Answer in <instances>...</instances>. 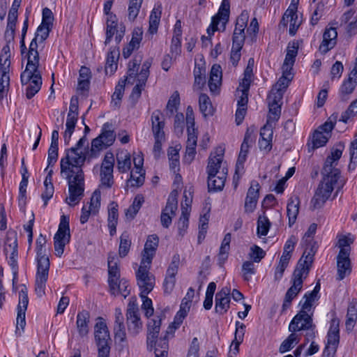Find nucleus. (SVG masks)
Masks as SVG:
<instances>
[{
  "label": "nucleus",
  "mask_w": 357,
  "mask_h": 357,
  "mask_svg": "<svg viewBox=\"0 0 357 357\" xmlns=\"http://www.w3.org/2000/svg\"><path fill=\"white\" fill-rule=\"evenodd\" d=\"M52 28V26L43 24L39 25L26 55L27 63L25 70L21 74L20 80L22 85L29 83L26 92L28 99L33 98L41 88L42 72L39 64V53L37 50L38 42L43 43L48 38Z\"/></svg>",
  "instance_id": "nucleus-1"
},
{
  "label": "nucleus",
  "mask_w": 357,
  "mask_h": 357,
  "mask_svg": "<svg viewBox=\"0 0 357 357\" xmlns=\"http://www.w3.org/2000/svg\"><path fill=\"white\" fill-rule=\"evenodd\" d=\"M164 317V314L156 316L149 319L147 323V348L149 351L154 350L155 357H167L169 349L167 336L169 334H173L182 323H177L175 317L174 321L168 326L165 335L158 340L162 320Z\"/></svg>",
  "instance_id": "nucleus-2"
},
{
  "label": "nucleus",
  "mask_w": 357,
  "mask_h": 357,
  "mask_svg": "<svg viewBox=\"0 0 357 357\" xmlns=\"http://www.w3.org/2000/svg\"><path fill=\"white\" fill-rule=\"evenodd\" d=\"M86 140V137L83 136L77 142L75 146L66 151V156L62 158L60 161L61 174L78 175L81 172L82 175H84L82 166L86 159V153L82 151L81 149Z\"/></svg>",
  "instance_id": "nucleus-3"
},
{
  "label": "nucleus",
  "mask_w": 357,
  "mask_h": 357,
  "mask_svg": "<svg viewBox=\"0 0 357 357\" xmlns=\"http://www.w3.org/2000/svg\"><path fill=\"white\" fill-rule=\"evenodd\" d=\"M45 243V238L40 234L36 241L38 266L35 282V291L39 297L45 294V286L50 265L49 257L45 254V250L43 248Z\"/></svg>",
  "instance_id": "nucleus-4"
},
{
  "label": "nucleus",
  "mask_w": 357,
  "mask_h": 357,
  "mask_svg": "<svg viewBox=\"0 0 357 357\" xmlns=\"http://www.w3.org/2000/svg\"><path fill=\"white\" fill-rule=\"evenodd\" d=\"M335 172L332 174H322L324 175L323 180L318 185L311 200L310 207L312 210L321 208L331 197L334 189L333 186L340 177L337 176V172L335 171Z\"/></svg>",
  "instance_id": "nucleus-5"
},
{
  "label": "nucleus",
  "mask_w": 357,
  "mask_h": 357,
  "mask_svg": "<svg viewBox=\"0 0 357 357\" xmlns=\"http://www.w3.org/2000/svg\"><path fill=\"white\" fill-rule=\"evenodd\" d=\"M68 184L69 195L66 198V202L70 206L77 205L84 197V176L81 172L78 175L68 174L66 176Z\"/></svg>",
  "instance_id": "nucleus-6"
},
{
  "label": "nucleus",
  "mask_w": 357,
  "mask_h": 357,
  "mask_svg": "<svg viewBox=\"0 0 357 357\" xmlns=\"http://www.w3.org/2000/svg\"><path fill=\"white\" fill-rule=\"evenodd\" d=\"M94 335L98 351V357H109L110 351L109 342L111 339L107 324L102 317L98 318V322L94 326Z\"/></svg>",
  "instance_id": "nucleus-7"
},
{
  "label": "nucleus",
  "mask_w": 357,
  "mask_h": 357,
  "mask_svg": "<svg viewBox=\"0 0 357 357\" xmlns=\"http://www.w3.org/2000/svg\"><path fill=\"white\" fill-rule=\"evenodd\" d=\"M302 259H299L297 266L293 273L291 278V286L286 292L283 308L289 307L291 305L292 300L298 295L302 289L303 280L305 278V271L303 267H301Z\"/></svg>",
  "instance_id": "nucleus-8"
},
{
  "label": "nucleus",
  "mask_w": 357,
  "mask_h": 357,
  "mask_svg": "<svg viewBox=\"0 0 357 357\" xmlns=\"http://www.w3.org/2000/svg\"><path fill=\"white\" fill-rule=\"evenodd\" d=\"M70 239L69 218L66 215H62L59 229L54 236V245L56 256L61 257L63 255L64 248L70 242Z\"/></svg>",
  "instance_id": "nucleus-9"
},
{
  "label": "nucleus",
  "mask_w": 357,
  "mask_h": 357,
  "mask_svg": "<svg viewBox=\"0 0 357 357\" xmlns=\"http://www.w3.org/2000/svg\"><path fill=\"white\" fill-rule=\"evenodd\" d=\"M230 4L229 0H222L218 13L212 17L210 26L207 29L209 36L214 33L215 31L225 30L226 24L229 21Z\"/></svg>",
  "instance_id": "nucleus-10"
},
{
  "label": "nucleus",
  "mask_w": 357,
  "mask_h": 357,
  "mask_svg": "<svg viewBox=\"0 0 357 357\" xmlns=\"http://www.w3.org/2000/svg\"><path fill=\"white\" fill-rule=\"evenodd\" d=\"M313 312L311 310L303 309L293 318L289 326L290 332H296L307 329H315V325L312 321Z\"/></svg>",
  "instance_id": "nucleus-11"
},
{
  "label": "nucleus",
  "mask_w": 357,
  "mask_h": 357,
  "mask_svg": "<svg viewBox=\"0 0 357 357\" xmlns=\"http://www.w3.org/2000/svg\"><path fill=\"white\" fill-rule=\"evenodd\" d=\"M114 158L112 153H107L100 167V187L110 188L114 184L113 169Z\"/></svg>",
  "instance_id": "nucleus-12"
},
{
  "label": "nucleus",
  "mask_w": 357,
  "mask_h": 357,
  "mask_svg": "<svg viewBox=\"0 0 357 357\" xmlns=\"http://www.w3.org/2000/svg\"><path fill=\"white\" fill-rule=\"evenodd\" d=\"M149 268L150 265L141 264L136 273L137 284L141 290L140 296H144V294L150 293L154 287L155 278L150 274Z\"/></svg>",
  "instance_id": "nucleus-13"
},
{
  "label": "nucleus",
  "mask_w": 357,
  "mask_h": 357,
  "mask_svg": "<svg viewBox=\"0 0 357 357\" xmlns=\"http://www.w3.org/2000/svg\"><path fill=\"white\" fill-rule=\"evenodd\" d=\"M127 326L130 334L136 335L142 328L139 308L135 301H130L126 311Z\"/></svg>",
  "instance_id": "nucleus-14"
},
{
  "label": "nucleus",
  "mask_w": 357,
  "mask_h": 357,
  "mask_svg": "<svg viewBox=\"0 0 357 357\" xmlns=\"http://www.w3.org/2000/svg\"><path fill=\"white\" fill-rule=\"evenodd\" d=\"M177 195L178 192L176 190H174L171 192L166 206L162 211L160 221L162 225L165 228L169 227L172 223V217L176 214L178 206Z\"/></svg>",
  "instance_id": "nucleus-15"
},
{
  "label": "nucleus",
  "mask_w": 357,
  "mask_h": 357,
  "mask_svg": "<svg viewBox=\"0 0 357 357\" xmlns=\"http://www.w3.org/2000/svg\"><path fill=\"white\" fill-rule=\"evenodd\" d=\"M248 17V13L245 11L242 12L237 17L232 37V45L243 46L245 39V29L247 26Z\"/></svg>",
  "instance_id": "nucleus-16"
},
{
  "label": "nucleus",
  "mask_w": 357,
  "mask_h": 357,
  "mask_svg": "<svg viewBox=\"0 0 357 357\" xmlns=\"http://www.w3.org/2000/svg\"><path fill=\"white\" fill-rule=\"evenodd\" d=\"M151 66V61H145L142 66L141 71L139 74V78H137V83L132 89L130 94V98L134 100H137L141 96L142 91L144 90L148 77L149 76V68Z\"/></svg>",
  "instance_id": "nucleus-17"
},
{
  "label": "nucleus",
  "mask_w": 357,
  "mask_h": 357,
  "mask_svg": "<svg viewBox=\"0 0 357 357\" xmlns=\"http://www.w3.org/2000/svg\"><path fill=\"white\" fill-rule=\"evenodd\" d=\"M119 260L114 255H109L107 260L108 265V283L112 294H114V291L117 287V282L120 280Z\"/></svg>",
  "instance_id": "nucleus-18"
},
{
  "label": "nucleus",
  "mask_w": 357,
  "mask_h": 357,
  "mask_svg": "<svg viewBox=\"0 0 357 357\" xmlns=\"http://www.w3.org/2000/svg\"><path fill=\"white\" fill-rule=\"evenodd\" d=\"M29 304L27 289L23 287L19 292V302L17 305V329L19 327L23 331L26 326L25 313Z\"/></svg>",
  "instance_id": "nucleus-19"
},
{
  "label": "nucleus",
  "mask_w": 357,
  "mask_h": 357,
  "mask_svg": "<svg viewBox=\"0 0 357 357\" xmlns=\"http://www.w3.org/2000/svg\"><path fill=\"white\" fill-rule=\"evenodd\" d=\"M158 244L159 238L156 234L148 236L142 252V264H147L151 265Z\"/></svg>",
  "instance_id": "nucleus-20"
},
{
  "label": "nucleus",
  "mask_w": 357,
  "mask_h": 357,
  "mask_svg": "<svg viewBox=\"0 0 357 357\" xmlns=\"http://www.w3.org/2000/svg\"><path fill=\"white\" fill-rule=\"evenodd\" d=\"M303 243H305V248L300 259H302L301 267L305 268V278H306L313 262L314 255L317 251L318 245L314 240L303 241Z\"/></svg>",
  "instance_id": "nucleus-21"
},
{
  "label": "nucleus",
  "mask_w": 357,
  "mask_h": 357,
  "mask_svg": "<svg viewBox=\"0 0 357 357\" xmlns=\"http://www.w3.org/2000/svg\"><path fill=\"white\" fill-rule=\"evenodd\" d=\"M344 149V143L340 142L336 145L335 149H332L331 155H328L326 158L322 170V174H332L335 173V171H337V176H340V170L333 167V163L335 161H337L341 158Z\"/></svg>",
  "instance_id": "nucleus-22"
},
{
  "label": "nucleus",
  "mask_w": 357,
  "mask_h": 357,
  "mask_svg": "<svg viewBox=\"0 0 357 357\" xmlns=\"http://www.w3.org/2000/svg\"><path fill=\"white\" fill-rule=\"evenodd\" d=\"M231 289L228 287H223L215 294V310L217 313L222 314L229 308Z\"/></svg>",
  "instance_id": "nucleus-23"
},
{
  "label": "nucleus",
  "mask_w": 357,
  "mask_h": 357,
  "mask_svg": "<svg viewBox=\"0 0 357 357\" xmlns=\"http://www.w3.org/2000/svg\"><path fill=\"white\" fill-rule=\"evenodd\" d=\"M282 96V93L272 92L268 97L269 114L268 116V122L276 121L280 116L281 107L278 102L281 100Z\"/></svg>",
  "instance_id": "nucleus-24"
},
{
  "label": "nucleus",
  "mask_w": 357,
  "mask_h": 357,
  "mask_svg": "<svg viewBox=\"0 0 357 357\" xmlns=\"http://www.w3.org/2000/svg\"><path fill=\"white\" fill-rule=\"evenodd\" d=\"M350 255L347 252H339L337 256V280H343L347 275L351 273Z\"/></svg>",
  "instance_id": "nucleus-25"
},
{
  "label": "nucleus",
  "mask_w": 357,
  "mask_h": 357,
  "mask_svg": "<svg viewBox=\"0 0 357 357\" xmlns=\"http://www.w3.org/2000/svg\"><path fill=\"white\" fill-rule=\"evenodd\" d=\"M337 36V32L336 28H326L323 34V40L319 46L320 52L323 54H326L333 48L336 44Z\"/></svg>",
  "instance_id": "nucleus-26"
},
{
  "label": "nucleus",
  "mask_w": 357,
  "mask_h": 357,
  "mask_svg": "<svg viewBox=\"0 0 357 357\" xmlns=\"http://www.w3.org/2000/svg\"><path fill=\"white\" fill-rule=\"evenodd\" d=\"M224 156V150L222 148H218L214 154H211L208 158V162L206 167L208 175L218 174Z\"/></svg>",
  "instance_id": "nucleus-27"
},
{
  "label": "nucleus",
  "mask_w": 357,
  "mask_h": 357,
  "mask_svg": "<svg viewBox=\"0 0 357 357\" xmlns=\"http://www.w3.org/2000/svg\"><path fill=\"white\" fill-rule=\"evenodd\" d=\"M160 110H155L151 114L152 132L154 138L165 139V121Z\"/></svg>",
  "instance_id": "nucleus-28"
},
{
  "label": "nucleus",
  "mask_w": 357,
  "mask_h": 357,
  "mask_svg": "<svg viewBox=\"0 0 357 357\" xmlns=\"http://www.w3.org/2000/svg\"><path fill=\"white\" fill-rule=\"evenodd\" d=\"M194 296V289L192 287L189 288L185 296L183 298L181 301L180 310L177 312L176 314V321L177 323L183 322V320L187 316L188 312L190 309L192 299L193 298Z\"/></svg>",
  "instance_id": "nucleus-29"
},
{
  "label": "nucleus",
  "mask_w": 357,
  "mask_h": 357,
  "mask_svg": "<svg viewBox=\"0 0 357 357\" xmlns=\"http://www.w3.org/2000/svg\"><path fill=\"white\" fill-rule=\"evenodd\" d=\"M222 68L219 64L213 65L208 80V87L211 93H215L220 89L222 84Z\"/></svg>",
  "instance_id": "nucleus-30"
},
{
  "label": "nucleus",
  "mask_w": 357,
  "mask_h": 357,
  "mask_svg": "<svg viewBox=\"0 0 357 357\" xmlns=\"http://www.w3.org/2000/svg\"><path fill=\"white\" fill-rule=\"evenodd\" d=\"M227 172L222 169V171L218 176L217 174L208 175V192L220 191L225 186Z\"/></svg>",
  "instance_id": "nucleus-31"
},
{
  "label": "nucleus",
  "mask_w": 357,
  "mask_h": 357,
  "mask_svg": "<svg viewBox=\"0 0 357 357\" xmlns=\"http://www.w3.org/2000/svg\"><path fill=\"white\" fill-rule=\"evenodd\" d=\"M340 342V335L328 333L327 344L323 351L322 357H335Z\"/></svg>",
  "instance_id": "nucleus-32"
},
{
  "label": "nucleus",
  "mask_w": 357,
  "mask_h": 357,
  "mask_svg": "<svg viewBox=\"0 0 357 357\" xmlns=\"http://www.w3.org/2000/svg\"><path fill=\"white\" fill-rule=\"evenodd\" d=\"M90 319V314L86 310H82L77 316V328L80 336L83 337L88 334V324Z\"/></svg>",
  "instance_id": "nucleus-33"
},
{
  "label": "nucleus",
  "mask_w": 357,
  "mask_h": 357,
  "mask_svg": "<svg viewBox=\"0 0 357 357\" xmlns=\"http://www.w3.org/2000/svg\"><path fill=\"white\" fill-rule=\"evenodd\" d=\"M119 55L120 52L118 48H112L108 52L105 68L106 74L112 75L116 70Z\"/></svg>",
  "instance_id": "nucleus-34"
},
{
  "label": "nucleus",
  "mask_w": 357,
  "mask_h": 357,
  "mask_svg": "<svg viewBox=\"0 0 357 357\" xmlns=\"http://www.w3.org/2000/svg\"><path fill=\"white\" fill-rule=\"evenodd\" d=\"M142 61V57L139 56V59L137 57L134 58L131 60L128 63L127 76L125 79V82L133 84L135 82L137 76L139 77L138 70Z\"/></svg>",
  "instance_id": "nucleus-35"
},
{
  "label": "nucleus",
  "mask_w": 357,
  "mask_h": 357,
  "mask_svg": "<svg viewBox=\"0 0 357 357\" xmlns=\"http://www.w3.org/2000/svg\"><path fill=\"white\" fill-rule=\"evenodd\" d=\"M299 203L298 197H291L288 201L287 213L289 227H291L296 222L299 211Z\"/></svg>",
  "instance_id": "nucleus-36"
},
{
  "label": "nucleus",
  "mask_w": 357,
  "mask_h": 357,
  "mask_svg": "<svg viewBox=\"0 0 357 357\" xmlns=\"http://www.w3.org/2000/svg\"><path fill=\"white\" fill-rule=\"evenodd\" d=\"M321 285L319 281H318L314 288V289L310 292L306 293L303 299H305L304 302L302 301L300 302V305L303 309H305L307 310L312 311V303L314 301L318 300V293L320 291Z\"/></svg>",
  "instance_id": "nucleus-37"
},
{
  "label": "nucleus",
  "mask_w": 357,
  "mask_h": 357,
  "mask_svg": "<svg viewBox=\"0 0 357 357\" xmlns=\"http://www.w3.org/2000/svg\"><path fill=\"white\" fill-rule=\"evenodd\" d=\"M117 168L119 172L125 173L131 167L130 155L127 151H121L116 154Z\"/></svg>",
  "instance_id": "nucleus-38"
},
{
  "label": "nucleus",
  "mask_w": 357,
  "mask_h": 357,
  "mask_svg": "<svg viewBox=\"0 0 357 357\" xmlns=\"http://www.w3.org/2000/svg\"><path fill=\"white\" fill-rule=\"evenodd\" d=\"M328 139V136L325 135L321 132V131L315 130L312 135V142L307 144L308 151H313L316 149L324 146L327 143Z\"/></svg>",
  "instance_id": "nucleus-39"
},
{
  "label": "nucleus",
  "mask_w": 357,
  "mask_h": 357,
  "mask_svg": "<svg viewBox=\"0 0 357 357\" xmlns=\"http://www.w3.org/2000/svg\"><path fill=\"white\" fill-rule=\"evenodd\" d=\"M9 69L0 68V101L7 96L10 86Z\"/></svg>",
  "instance_id": "nucleus-40"
},
{
  "label": "nucleus",
  "mask_w": 357,
  "mask_h": 357,
  "mask_svg": "<svg viewBox=\"0 0 357 357\" xmlns=\"http://www.w3.org/2000/svg\"><path fill=\"white\" fill-rule=\"evenodd\" d=\"M162 14V6L158 5L157 7H154L152 10L149 17V31L151 34H154L157 32L158 25L160 21Z\"/></svg>",
  "instance_id": "nucleus-41"
},
{
  "label": "nucleus",
  "mask_w": 357,
  "mask_h": 357,
  "mask_svg": "<svg viewBox=\"0 0 357 357\" xmlns=\"http://www.w3.org/2000/svg\"><path fill=\"white\" fill-rule=\"evenodd\" d=\"M230 242H231V234L227 233L225 234L221 246L220 248L219 254L218 256V264L220 266H222L226 260L228 258V252L230 248Z\"/></svg>",
  "instance_id": "nucleus-42"
},
{
  "label": "nucleus",
  "mask_w": 357,
  "mask_h": 357,
  "mask_svg": "<svg viewBox=\"0 0 357 357\" xmlns=\"http://www.w3.org/2000/svg\"><path fill=\"white\" fill-rule=\"evenodd\" d=\"M199 105L200 112L204 116L213 115V109L209 97L204 93H202L199 98Z\"/></svg>",
  "instance_id": "nucleus-43"
},
{
  "label": "nucleus",
  "mask_w": 357,
  "mask_h": 357,
  "mask_svg": "<svg viewBox=\"0 0 357 357\" xmlns=\"http://www.w3.org/2000/svg\"><path fill=\"white\" fill-rule=\"evenodd\" d=\"M119 30L117 29V22L116 20V15H109L107 20V30H106V39L105 45L110 43L112 38L116 34Z\"/></svg>",
  "instance_id": "nucleus-44"
},
{
  "label": "nucleus",
  "mask_w": 357,
  "mask_h": 357,
  "mask_svg": "<svg viewBox=\"0 0 357 357\" xmlns=\"http://www.w3.org/2000/svg\"><path fill=\"white\" fill-rule=\"evenodd\" d=\"M77 122V116H67L66 130L63 134L64 142L66 144H69L71 136L74 132Z\"/></svg>",
  "instance_id": "nucleus-45"
},
{
  "label": "nucleus",
  "mask_w": 357,
  "mask_h": 357,
  "mask_svg": "<svg viewBox=\"0 0 357 357\" xmlns=\"http://www.w3.org/2000/svg\"><path fill=\"white\" fill-rule=\"evenodd\" d=\"M145 179L144 169H135L130 172V178L128 181L132 187H140L144 184Z\"/></svg>",
  "instance_id": "nucleus-46"
},
{
  "label": "nucleus",
  "mask_w": 357,
  "mask_h": 357,
  "mask_svg": "<svg viewBox=\"0 0 357 357\" xmlns=\"http://www.w3.org/2000/svg\"><path fill=\"white\" fill-rule=\"evenodd\" d=\"M131 246V240L127 231H124L120 237L119 255L121 257H126L129 252Z\"/></svg>",
  "instance_id": "nucleus-47"
},
{
  "label": "nucleus",
  "mask_w": 357,
  "mask_h": 357,
  "mask_svg": "<svg viewBox=\"0 0 357 357\" xmlns=\"http://www.w3.org/2000/svg\"><path fill=\"white\" fill-rule=\"evenodd\" d=\"M109 126L110 125L108 123H105L102 126V132L99 135V138H102L106 146H108L113 144L116 137L114 130L109 128Z\"/></svg>",
  "instance_id": "nucleus-48"
},
{
  "label": "nucleus",
  "mask_w": 357,
  "mask_h": 357,
  "mask_svg": "<svg viewBox=\"0 0 357 357\" xmlns=\"http://www.w3.org/2000/svg\"><path fill=\"white\" fill-rule=\"evenodd\" d=\"M356 86L355 82L350 80L347 79L343 82L340 89V96L342 101L346 102L349 100V96L352 93Z\"/></svg>",
  "instance_id": "nucleus-49"
},
{
  "label": "nucleus",
  "mask_w": 357,
  "mask_h": 357,
  "mask_svg": "<svg viewBox=\"0 0 357 357\" xmlns=\"http://www.w3.org/2000/svg\"><path fill=\"white\" fill-rule=\"evenodd\" d=\"M143 202L144 199L142 197L139 195L135 197L132 204L126 211V218L131 220L133 219L140 209Z\"/></svg>",
  "instance_id": "nucleus-50"
},
{
  "label": "nucleus",
  "mask_w": 357,
  "mask_h": 357,
  "mask_svg": "<svg viewBox=\"0 0 357 357\" xmlns=\"http://www.w3.org/2000/svg\"><path fill=\"white\" fill-rule=\"evenodd\" d=\"M168 158L169 160V167L174 172L179 170V153L178 149L174 147H169L168 149Z\"/></svg>",
  "instance_id": "nucleus-51"
},
{
  "label": "nucleus",
  "mask_w": 357,
  "mask_h": 357,
  "mask_svg": "<svg viewBox=\"0 0 357 357\" xmlns=\"http://www.w3.org/2000/svg\"><path fill=\"white\" fill-rule=\"evenodd\" d=\"M180 104V97L178 91H175L169 98L167 104V115L169 116H172L177 110V107Z\"/></svg>",
  "instance_id": "nucleus-52"
},
{
  "label": "nucleus",
  "mask_w": 357,
  "mask_h": 357,
  "mask_svg": "<svg viewBox=\"0 0 357 357\" xmlns=\"http://www.w3.org/2000/svg\"><path fill=\"white\" fill-rule=\"evenodd\" d=\"M292 79L293 75L291 72L282 70V75L276 84L278 89L275 93H280L281 91L285 90Z\"/></svg>",
  "instance_id": "nucleus-53"
},
{
  "label": "nucleus",
  "mask_w": 357,
  "mask_h": 357,
  "mask_svg": "<svg viewBox=\"0 0 357 357\" xmlns=\"http://www.w3.org/2000/svg\"><path fill=\"white\" fill-rule=\"evenodd\" d=\"M297 337L298 336L295 333V332H291V333L288 336V337L286 340H284L280 344L279 351L283 354L289 351L294 347V344L298 342Z\"/></svg>",
  "instance_id": "nucleus-54"
},
{
  "label": "nucleus",
  "mask_w": 357,
  "mask_h": 357,
  "mask_svg": "<svg viewBox=\"0 0 357 357\" xmlns=\"http://www.w3.org/2000/svg\"><path fill=\"white\" fill-rule=\"evenodd\" d=\"M271 222L265 215H260L257 220V234L259 236L267 235Z\"/></svg>",
  "instance_id": "nucleus-55"
},
{
  "label": "nucleus",
  "mask_w": 357,
  "mask_h": 357,
  "mask_svg": "<svg viewBox=\"0 0 357 357\" xmlns=\"http://www.w3.org/2000/svg\"><path fill=\"white\" fill-rule=\"evenodd\" d=\"M10 48L9 43L3 47L1 54L0 55V68L7 69L10 68Z\"/></svg>",
  "instance_id": "nucleus-56"
},
{
  "label": "nucleus",
  "mask_w": 357,
  "mask_h": 357,
  "mask_svg": "<svg viewBox=\"0 0 357 357\" xmlns=\"http://www.w3.org/2000/svg\"><path fill=\"white\" fill-rule=\"evenodd\" d=\"M353 238L347 236H341L338 239L336 246L340 249V252H347V255H350L351 245L353 243Z\"/></svg>",
  "instance_id": "nucleus-57"
},
{
  "label": "nucleus",
  "mask_w": 357,
  "mask_h": 357,
  "mask_svg": "<svg viewBox=\"0 0 357 357\" xmlns=\"http://www.w3.org/2000/svg\"><path fill=\"white\" fill-rule=\"evenodd\" d=\"M142 0H130L128 6V18L133 21L138 15Z\"/></svg>",
  "instance_id": "nucleus-58"
},
{
  "label": "nucleus",
  "mask_w": 357,
  "mask_h": 357,
  "mask_svg": "<svg viewBox=\"0 0 357 357\" xmlns=\"http://www.w3.org/2000/svg\"><path fill=\"white\" fill-rule=\"evenodd\" d=\"M118 204L115 202H112L109 204L108 206V224L114 223L118 224L119 213H118Z\"/></svg>",
  "instance_id": "nucleus-59"
},
{
  "label": "nucleus",
  "mask_w": 357,
  "mask_h": 357,
  "mask_svg": "<svg viewBox=\"0 0 357 357\" xmlns=\"http://www.w3.org/2000/svg\"><path fill=\"white\" fill-rule=\"evenodd\" d=\"M350 162L348 166L349 170H353L357 165V141L354 140L349 146Z\"/></svg>",
  "instance_id": "nucleus-60"
},
{
  "label": "nucleus",
  "mask_w": 357,
  "mask_h": 357,
  "mask_svg": "<svg viewBox=\"0 0 357 357\" xmlns=\"http://www.w3.org/2000/svg\"><path fill=\"white\" fill-rule=\"evenodd\" d=\"M242 271L243 279L246 281H249L251 278V275L255 274L253 262L250 261H245L242 266Z\"/></svg>",
  "instance_id": "nucleus-61"
},
{
  "label": "nucleus",
  "mask_w": 357,
  "mask_h": 357,
  "mask_svg": "<svg viewBox=\"0 0 357 357\" xmlns=\"http://www.w3.org/2000/svg\"><path fill=\"white\" fill-rule=\"evenodd\" d=\"M114 338L119 342H125L126 340V333L124 324H114Z\"/></svg>",
  "instance_id": "nucleus-62"
},
{
  "label": "nucleus",
  "mask_w": 357,
  "mask_h": 357,
  "mask_svg": "<svg viewBox=\"0 0 357 357\" xmlns=\"http://www.w3.org/2000/svg\"><path fill=\"white\" fill-rule=\"evenodd\" d=\"M100 192L98 190L94 191L91 198L89 208L91 209L93 213H96L100 206Z\"/></svg>",
  "instance_id": "nucleus-63"
},
{
  "label": "nucleus",
  "mask_w": 357,
  "mask_h": 357,
  "mask_svg": "<svg viewBox=\"0 0 357 357\" xmlns=\"http://www.w3.org/2000/svg\"><path fill=\"white\" fill-rule=\"evenodd\" d=\"M266 255V252L259 246L253 245L250 248V257L255 262H259Z\"/></svg>",
  "instance_id": "nucleus-64"
}]
</instances>
